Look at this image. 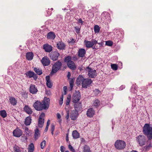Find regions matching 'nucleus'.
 Returning <instances> with one entry per match:
<instances>
[{
    "mask_svg": "<svg viewBox=\"0 0 152 152\" xmlns=\"http://www.w3.org/2000/svg\"><path fill=\"white\" fill-rule=\"evenodd\" d=\"M50 104L49 98L45 97L42 102L39 101H36L34 103L33 106L37 110L41 111L43 110H47L49 107Z\"/></svg>",
    "mask_w": 152,
    "mask_h": 152,
    "instance_id": "obj_1",
    "label": "nucleus"
},
{
    "mask_svg": "<svg viewBox=\"0 0 152 152\" xmlns=\"http://www.w3.org/2000/svg\"><path fill=\"white\" fill-rule=\"evenodd\" d=\"M143 134L147 136L149 140L152 139V126H150L149 124H145L143 128Z\"/></svg>",
    "mask_w": 152,
    "mask_h": 152,
    "instance_id": "obj_2",
    "label": "nucleus"
},
{
    "mask_svg": "<svg viewBox=\"0 0 152 152\" xmlns=\"http://www.w3.org/2000/svg\"><path fill=\"white\" fill-rule=\"evenodd\" d=\"M72 57L70 56H67L65 57L64 61L67 63L68 67L71 69L74 70L76 68V66L72 61H71Z\"/></svg>",
    "mask_w": 152,
    "mask_h": 152,
    "instance_id": "obj_3",
    "label": "nucleus"
},
{
    "mask_svg": "<svg viewBox=\"0 0 152 152\" xmlns=\"http://www.w3.org/2000/svg\"><path fill=\"white\" fill-rule=\"evenodd\" d=\"M126 144L125 142L120 140H117L115 142L114 146L116 149L122 150L126 147Z\"/></svg>",
    "mask_w": 152,
    "mask_h": 152,
    "instance_id": "obj_4",
    "label": "nucleus"
},
{
    "mask_svg": "<svg viewBox=\"0 0 152 152\" xmlns=\"http://www.w3.org/2000/svg\"><path fill=\"white\" fill-rule=\"evenodd\" d=\"M86 72L88 73V77L90 78H94L97 75L96 71L92 69L89 66L87 67L85 69Z\"/></svg>",
    "mask_w": 152,
    "mask_h": 152,
    "instance_id": "obj_5",
    "label": "nucleus"
},
{
    "mask_svg": "<svg viewBox=\"0 0 152 152\" xmlns=\"http://www.w3.org/2000/svg\"><path fill=\"white\" fill-rule=\"evenodd\" d=\"M84 43L86 45V47L88 48H90L92 47L93 46L95 45L93 48L96 49H97V47H95L96 44L97 43V41L94 39H92L91 41H88L87 40H85Z\"/></svg>",
    "mask_w": 152,
    "mask_h": 152,
    "instance_id": "obj_6",
    "label": "nucleus"
},
{
    "mask_svg": "<svg viewBox=\"0 0 152 152\" xmlns=\"http://www.w3.org/2000/svg\"><path fill=\"white\" fill-rule=\"evenodd\" d=\"M62 66V63L60 60L56 62L52 66L51 73H55L56 72L60 69Z\"/></svg>",
    "mask_w": 152,
    "mask_h": 152,
    "instance_id": "obj_7",
    "label": "nucleus"
},
{
    "mask_svg": "<svg viewBox=\"0 0 152 152\" xmlns=\"http://www.w3.org/2000/svg\"><path fill=\"white\" fill-rule=\"evenodd\" d=\"M92 81L90 78H84L82 82V87L86 88L92 83Z\"/></svg>",
    "mask_w": 152,
    "mask_h": 152,
    "instance_id": "obj_8",
    "label": "nucleus"
},
{
    "mask_svg": "<svg viewBox=\"0 0 152 152\" xmlns=\"http://www.w3.org/2000/svg\"><path fill=\"white\" fill-rule=\"evenodd\" d=\"M136 140L140 146H142L145 144V138L144 135H139L136 137Z\"/></svg>",
    "mask_w": 152,
    "mask_h": 152,
    "instance_id": "obj_9",
    "label": "nucleus"
},
{
    "mask_svg": "<svg viewBox=\"0 0 152 152\" xmlns=\"http://www.w3.org/2000/svg\"><path fill=\"white\" fill-rule=\"evenodd\" d=\"M45 116V114L42 113L40 115L38 121V126L39 128H42L43 126L44 123V119L43 118Z\"/></svg>",
    "mask_w": 152,
    "mask_h": 152,
    "instance_id": "obj_10",
    "label": "nucleus"
},
{
    "mask_svg": "<svg viewBox=\"0 0 152 152\" xmlns=\"http://www.w3.org/2000/svg\"><path fill=\"white\" fill-rule=\"evenodd\" d=\"M81 97L80 93V91H76L72 97V102L74 103L79 102Z\"/></svg>",
    "mask_w": 152,
    "mask_h": 152,
    "instance_id": "obj_11",
    "label": "nucleus"
},
{
    "mask_svg": "<svg viewBox=\"0 0 152 152\" xmlns=\"http://www.w3.org/2000/svg\"><path fill=\"white\" fill-rule=\"evenodd\" d=\"M59 55V53L58 52L55 51L52 52L50 54V56L51 59L53 61H55L58 59V57Z\"/></svg>",
    "mask_w": 152,
    "mask_h": 152,
    "instance_id": "obj_12",
    "label": "nucleus"
},
{
    "mask_svg": "<svg viewBox=\"0 0 152 152\" xmlns=\"http://www.w3.org/2000/svg\"><path fill=\"white\" fill-rule=\"evenodd\" d=\"M41 62L43 66H47L49 65L50 62L49 58L47 56H45L42 58Z\"/></svg>",
    "mask_w": 152,
    "mask_h": 152,
    "instance_id": "obj_13",
    "label": "nucleus"
},
{
    "mask_svg": "<svg viewBox=\"0 0 152 152\" xmlns=\"http://www.w3.org/2000/svg\"><path fill=\"white\" fill-rule=\"evenodd\" d=\"M22 131L18 128H17L13 132V135L16 137H20L22 134Z\"/></svg>",
    "mask_w": 152,
    "mask_h": 152,
    "instance_id": "obj_14",
    "label": "nucleus"
},
{
    "mask_svg": "<svg viewBox=\"0 0 152 152\" xmlns=\"http://www.w3.org/2000/svg\"><path fill=\"white\" fill-rule=\"evenodd\" d=\"M79 115L78 111L75 110H72L70 115V118L72 120H75L77 118Z\"/></svg>",
    "mask_w": 152,
    "mask_h": 152,
    "instance_id": "obj_15",
    "label": "nucleus"
},
{
    "mask_svg": "<svg viewBox=\"0 0 152 152\" xmlns=\"http://www.w3.org/2000/svg\"><path fill=\"white\" fill-rule=\"evenodd\" d=\"M26 74V75L28 76L29 78L33 77L35 80H36L38 77L37 74L34 72L30 71L27 72Z\"/></svg>",
    "mask_w": 152,
    "mask_h": 152,
    "instance_id": "obj_16",
    "label": "nucleus"
},
{
    "mask_svg": "<svg viewBox=\"0 0 152 152\" xmlns=\"http://www.w3.org/2000/svg\"><path fill=\"white\" fill-rule=\"evenodd\" d=\"M65 47V44L62 41L57 42L56 44V47L58 50H64Z\"/></svg>",
    "mask_w": 152,
    "mask_h": 152,
    "instance_id": "obj_17",
    "label": "nucleus"
},
{
    "mask_svg": "<svg viewBox=\"0 0 152 152\" xmlns=\"http://www.w3.org/2000/svg\"><path fill=\"white\" fill-rule=\"evenodd\" d=\"M86 50L84 48L80 49L77 52L78 56L79 57L83 58L85 56Z\"/></svg>",
    "mask_w": 152,
    "mask_h": 152,
    "instance_id": "obj_18",
    "label": "nucleus"
},
{
    "mask_svg": "<svg viewBox=\"0 0 152 152\" xmlns=\"http://www.w3.org/2000/svg\"><path fill=\"white\" fill-rule=\"evenodd\" d=\"M43 49L46 52L50 53L53 50V47L48 44H44L43 46Z\"/></svg>",
    "mask_w": 152,
    "mask_h": 152,
    "instance_id": "obj_19",
    "label": "nucleus"
},
{
    "mask_svg": "<svg viewBox=\"0 0 152 152\" xmlns=\"http://www.w3.org/2000/svg\"><path fill=\"white\" fill-rule=\"evenodd\" d=\"M29 91L32 94H35L38 91L37 89L35 86L32 84H31L30 86Z\"/></svg>",
    "mask_w": 152,
    "mask_h": 152,
    "instance_id": "obj_20",
    "label": "nucleus"
},
{
    "mask_svg": "<svg viewBox=\"0 0 152 152\" xmlns=\"http://www.w3.org/2000/svg\"><path fill=\"white\" fill-rule=\"evenodd\" d=\"M74 103L75 110L79 112L82 109V104L81 102H78Z\"/></svg>",
    "mask_w": 152,
    "mask_h": 152,
    "instance_id": "obj_21",
    "label": "nucleus"
},
{
    "mask_svg": "<svg viewBox=\"0 0 152 152\" xmlns=\"http://www.w3.org/2000/svg\"><path fill=\"white\" fill-rule=\"evenodd\" d=\"M94 114V110L92 108H89L87 111L86 115L88 117L91 118L93 117Z\"/></svg>",
    "mask_w": 152,
    "mask_h": 152,
    "instance_id": "obj_22",
    "label": "nucleus"
},
{
    "mask_svg": "<svg viewBox=\"0 0 152 152\" xmlns=\"http://www.w3.org/2000/svg\"><path fill=\"white\" fill-rule=\"evenodd\" d=\"M46 85L47 87L49 88H51L53 86V83L51 82L50 79V76L49 75L46 77Z\"/></svg>",
    "mask_w": 152,
    "mask_h": 152,
    "instance_id": "obj_23",
    "label": "nucleus"
},
{
    "mask_svg": "<svg viewBox=\"0 0 152 152\" xmlns=\"http://www.w3.org/2000/svg\"><path fill=\"white\" fill-rule=\"evenodd\" d=\"M55 37V34L53 32H50L47 34V38L48 39H54Z\"/></svg>",
    "mask_w": 152,
    "mask_h": 152,
    "instance_id": "obj_24",
    "label": "nucleus"
},
{
    "mask_svg": "<svg viewBox=\"0 0 152 152\" xmlns=\"http://www.w3.org/2000/svg\"><path fill=\"white\" fill-rule=\"evenodd\" d=\"M34 139L35 140H37L40 136L39 130L38 128H37L34 130Z\"/></svg>",
    "mask_w": 152,
    "mask_h": 152,
    "instance_id": "obj_25",
    "label": "nucleus"
},
{
    "mask_svg": "<svg viewBox=\"0 0 152 152\" xmlns=\"http://www.w3.org/2000/svg\"><path fill=\"white\" fill-rule=\"evenodd\" d=\"M31 117L29 116L27 117L25 119L24 124L26 126L30 125L31 122Z\"/></svg>",
    "mask_w": 152,
    "mask_h": 152,
    "instance_id": "obj_26",
    "label": "nucleus"
},
{
    "mask_svg": "<svg viewBox=\"0 0 152 152\" xmlns=\"http://www.w3.org/2000/svg\"><path fill=\"white\" fill-rule=\"evenodd\" d=\"M72 136L74 139H77L80 137V134L76 130L73 131L72 132Z\"/></svg>",
    "mask_w": 152,
    "mask_h": 152,
    "instance_id": "obj_27",
    "label": "nucleus"
},
{
    "mask_svg": "<svg viewBox=\"0 0 152 152\" xmlns=\"http://www.w3.org/2000/svg\"><path fill=\"white\" fill-rule=\"evenodd\" d=\"M34 55L32 52H28L26 53V57L28 60L31 61Z\"/></svg>",
    "mask_w": 152,
    "mask_h": 152,
    "instance_id": "obj_28",
    "label": "nucleus"
},
{
    "mask_svg": "<svg viewBox=\"0 0 152 152\" xmlns=\"http://www.w3.org/2000/svg\"><path fill=\"white\" fill-rule=\"evenodd\" d=\"M23 109L28 114H31L32 113V111L31 108L27 105H26L23 108Z\"/></svg>",
    "mask_w": 152,
    "mask_h": 152,
    "instance_id": "obj_29",
    "label": "nucleus"
},
{
    "mask_svg": "<svg viewBox=\"0 0 152 152\" xmlns=\"http://www.w3.org/2000/svg\"><path fill=\"white\" fill-rule=\"evenodd\" d=\"M84 79V78L82 75H79L76 80L77 83L80 84L81 83H82Z\"/></svg>",
    "mask_w": 152,
    "mask_h": 152,
    "instance_id": "obj_30",
    "label": "nucleus"
},
{
    "mask_svg": "<svg viewBox=\"0 0 152 152\" xmlns=\"http://www.w3.org/2000/svg\"><path fill=\"white\" fill-rule=\"evenodd\" d=\"M10 103L13 105H15L17 103V101L13 97H10L9 99Z\"/></svg>",
    "mask_w": 152,
    "mask_h": 152,
    "instance_id": "obj_31",
    "label": "nucleus"
},
{
    "mask_svg": "<svg viewBox=\"0 0 152 152\" xmlns=\"http://www.w3.org/2000/svg\"><path fill=\"white\" fill-rule=\"evenodd\" d=\"M83 152H91L90 150V148L87 145H85L83 147Z\"/></svg>",
    "mask_w": 152,
    "mask_h": 152,
    "instance_id": "obj_32",
    "label": "nucleus"
},
{
    "mask_svg": "<svg viewBox=\"0 0 152 152\" xmlns=\"http://www.w3.org/2000/svg\"><path fill=\"white\" fill-rule=\"evenodd\" d=\"M34 148L33 143H31L28 146V152H33L34 151Z\"/></svg>",
    "mask_w": 152,
    "mask_h": 152,
    "instance_id": "obj_33",
    "label": "nucleus"
},
{
    "mask_svg": "<svg viewBox=\"0 0 152 152\" xmlns=\"http://www.w3.org/2000/svg\"><path fill=\"white\" fill-rule=\"evenodd\" d=\"M34 70L37 74L39 75H40L42 74V70L41 69L35 67L34 68Z\"/></svg>",
    "mask_w": 152,
    "mask_h": 152,
    "instance_id": "obj_34",
    "label": "nucleus"
},
{
    "mask_svg": "<svg viewBox=\"0 0 152 152\" xmlns=\"http://www.w3.org/2000/svg\"><path fill=\"white\" fill-rule=\"evenodd\" d=\"M0 115L3 118H5L7 116V113L6 111L4 110H1L0 111Z\"/></svg>",
    "mask_w": 152,
    "mask_h": 152,
    "instance_id": "obj_35",
    "label": "nucleus"
},
{
    "mask_svg": "<svg viewBox=\"0 0 152 152\" xmlns=\"http://www.w3.org/2000/svg\"><path fill=\"white\" fill-rule=\"evenodd\" d=\"M13 149L14 152H21L20 148L16 145L14 146Z\"/></svg>",
    "mask_w": 152,
    "mask_h": 152,
    "instance_id": "obj_36",
    "label": "nucleus"
},
{
    "mask_svg": "<svg viewBox=\"0 0 152 152\" xmlns=\"http://www.w3.org/2000/svg\"><path fill=\"white\" fill-rule=\"evenodd\" d=\"M100 30V27L99 26L96 25L94 27V31L95 33H98Z\"/></svg>",
    "mask_w": 152,
    "mask_h": 152,
    "instance_id": "obj_37",
    "label": "nucleus"
},
{
    "mask_svg": "<svg viewBox=\"0 0 152 152\" xmlns=\"http://www.w3.org/2000/svg\"><path fill=\"white\" fill-rule=\"evenodd\" d=\"M71 99V96L70 94H69L68 95V96L67 98V99L66 100V105H68L69 104V103L70 102Z\"/></svg>",
    "mask_w": 152,
    "mask_h": 152,
    "instance_id": "obj_38",
    "label": "nucleus"
},
{
    "mask_svg": "<svg viewBox=\"0 0 152 152\" xmlns=\"http://www.w3.org/2000/svg\"><path fill=\"white\" fill-rule=\"evenodd\" d=\"M74 81L72 79L69 81V84H70V91H71L73 88V85H74Z\"/></svg>",
    "mask_w": 152,
    "mask_h": 152,
    "instance_id": "obj_39",
    "label": "nucleus"
},
{
    "mask_svg": "<svg viewBox=\"0 0 152 152\" xmlns=\"http://www.w3.org/2000/svg\"><path fill=\"white\" fill-rule=\"evenodd\" d=\"M109 13L107 12H103L102 14V16L105 18L106 19L108 18V17L109 15Z\"/></svg>",
    "mask_w": 152,
    "mask_h": 152,
    "instance_id": "obj_40",
    "label": "nucleus"
},
{
    "mask_svg": "<svg viewBox=\"0 0 152 152\" xmlns=\"http://www.w3.org/2000/svg\"><path fill=\"white\" fill-rule=\"evenodd\" d=\"M95 107H97L99 106L100 104V102L97 99H95L94 102L93 103Z\"/></svg>",
    "mask_w": 152,
    "mask_h": 152,
    "instance_id": "obj_41",
    "label": "nucleus"
},
{
    "mask_svg": "<svg viewBox=\"0 0 152 152\" xmlns=\"http://www.w3.org/2000/svg\"><path fill=\"white\" fill-rule=\"evenodd\" d=\"M75 40L72 38H71L68 40V42L71 45H74L75 42Z\"/></svg>",
    "mask_w": 152,
    "mask_h": 152,
    "instance_id": "obj_42",
    "label": "nucleus"
},
{
    "mask_svg": "<svg viewBox=\"0 0 152 152\" xmlns=\"http://www.w3.org/2000/svg\"><path fill=\"white\" fill-rule=\"evenodd\" d=\"M111 68L113 70H116L118 69V66L115 64H111Z\"/></svg>",
    "mask_w": 152,
    "mask_h": 152,
    "instance_id": "obj_43",
    "label": "nucleus"
},
{
    "mask_svg": "<svg viewBox=\"0 0 152 152\" xmlns=\"http://www.w3.org/2000/svg\"><path fill=\"white\" fill-rule=\"evenodd\" d=\"M46 144V141L45 140H43L41 142L40 145L41 149H43L44 148Z\"/></svg>",
    "mask_w": 152,
    "mask_h": 152,
    "instance_id": "obj_44",
    "label": "nucleus"
},
{
    "mask_svg": "<svg viewBox=\"0 0 152 152\" xmlns=\"http://www.w3.org/2000/svg\"><path fill=\"white\" fill-rule=\"evenodd\" d=\"M105 45L110 46H112L113 45V42L110 40H108L106 42Z\"/></svg>",
    "mask_w": 152,
    "mask_h": 152,
    "instance_id": "obj_45",
    "label": "nucleus"
},
{
    "mask_svg": "<svg viewBox=\"0 0 152 152\" xmlns=\"http://www.w3.org/2000/svg\"><path fill=\"white\" fill-rule=\"evenodd\" d=\"M68 148L70 151L72 152H75V150L70 144L69 145Z\"/></svg>",
    "mask_w": 152,
    "mask_h": 152,
    "instance_id": "obj_46",
    "label": "nucleus"
},
{
    "mask_svg": "<svg viewBox=\"0 0 152 152\" xmlns=\"http://www.w3.org/2000/svg\"><path fill=\"white\" fill-rule=\"evenodd\" d=\"M75 30L76 32L78 34L80 33V30L78 27L75 26Z\"/></svg>",
    "mask_w": 152,
    "mask_h": 152,
    "instance_id": "obj_47",
    "label": "nucleus"
},
{
    "mask_svg": "<svg viewBox=\"0 0 152 152\" xmlns=\"http://www.w3.org/2000/svg\"><path fill=\"white\" fill-rule=\"evenodd\" d=\"M22 95L25 98H27V94L26 92H23L22 94Z\"/></svg>",
    "mask_w": 152,
    "mask_h": 152,
    "instance_id": "obj_48",
    "label": "nucleus"
},
{
    "mask_svg": "<svg viewBox=\"0 0 152 152\" xmlns=\"http://www.w3.org/2000/svg\"><path fill=\"white\" fill-rule=\"evenodd\" d=\"M66 119L68 120L69 117V110H66Z\"/></svg>",
    "mask_w": 152,
    "mask_h": 152,
    "instance_id": "obj_49",
    "label": "nucleus"
},
{
    "mask_svg": "<svg viewBox=\"0 0 152 152\" xmlns=\"http://www.w3.org/2000/svg\"><path fill=\"white\" fill-rule=\"evenodd\" d=\"M57 119H59L60 121L61 122V115L59 113H58L57 114Z\"/></svg>",
    "mask_w": 152,
    "mask_h": 152,
    "instance_id": "obj_50",
    "label": "nucleus"
},
{
    "mask_svg": "<svg viewBox=\"0 0 152 152\" xmlns=\"http://www.w3.org/2000/svg\"><path fill=\"white\" fill-rule=\"evenodd\" d=\"M65 147L63 146H61L60 147V151L61 152H64Z\"/></svg>",
    "mask_w": 152,
    "mask_h": 152,
    "instance_id": "obj_51",
    "label": "nucleus"
},
{
    "mask_svg": "<svg viewBox=\"0 0 152 152\" xmlns=\"http://www.w3.org/2000/svg\"><path fill=\"white\" fill-rule=\"evenodd\" d=\"M47 11V14L46 15V16H49L52 13V12L49 11Z\"/></svg>",
    "mask_w": 152,
    "mask_h": 152,
    "instance_id": "obj_52",
    "label": "nucleus"
},
{
    "mask_svg": "<svg viewBox=\"0 0 152 152\" xmlns=\"http://www.w3.org/2000/svg\"><path fill=\"white\" fill-rule=\"evenodd\" d=\"M55 130V126L54 125L52 124L51 125V131H54Z\"/></svg>",
    "mask_w": 152,
    "mask_h": 152,
    "instance_id": "obj_53",
    "label": "nucleus"
},
{
    "mask_svg": "<svg viewBox=\"0 0 152 152\" xmlns=\"http://www.w3.org/2000/svg\"><path fill=\"white\" fill-rule=\"evenodd\" d=\"M72 60L74 61H76L77 60V57L76 56H73L72 58Z\"/></svg>",
    "mask_w": 152,
    "mask_h": 152,
    "instance_id": "obj_54",
    "label": "nucleus"
},
{
    "mask_svg": "<svg viewBox=\"0 0 152 152\" xmlns=\"http://www.w3.org/2000/svg\"><path fill=\"white\" fill-rule=\"evenodd\" d=\"M94 92L95 93V94H98L99 93L100 91L99 90L97 89H95L94 91Z\"/></svg>",
    "mask_w": 152,
    "mask_h": 152,
    "instance_id": "obj_55",
    "label": "nucleus"
},
{
    "mask_svg": "<svg viewBox=\"0 0 152 152\" xmlns=\"http://www.w3.org/2000/svg\"><path fill=\"white\" fill-rule=\"evenodd\" d=\"M28 129L27 127L25 128V132L26 133H27V134H28L29 133V131H28Z\"/></svg>",
    "mask_w": 152,
    "mask_h": 152,
    "instance_id": "obj_56",
    "label": "nucleus"
},
{
    "mask_svg": "<svg viewBox=\"0 0 152 152\" xmlns=\"http://www.w3.org/2000/svg\"><path fill=\"white\" fill-rule=\"evenodd\" d=\"M97 44H98L99 45V47H101L103 45V43L102 42H101L98 43Z\"/></svg>",
    "mask_w": 152,
    "mask_h": 152,
    "instance_id": "obj_57",
    "label": "nucleus"
},
{
    "mask_svg": "<svg viewBox=\"0 0 152 152\" xmlns=\"http://www.w3.org/2000/svg\"><path fill=\"white\" fill-rule=\"evenodd\" d=\"M71 73L69 72L68 73V74L67 75V77L68 79H69L70 77L71 76Z\"/></svg>",
    "mask_w": 152,
    "mask_h": 152,
    "instance_id": "obj_58",
    "label": "nucleus"
},
{
    "mask_svg": "<svg viewBox=\"0 0 152 152\" xmlns=\"http://www.w3.org/2000/svg\"><path fill=\"white\" fill-rule=\"evenodd\" d=\"M66 140L67 142L69 141L68 134V133L66 134Z\"/></svg>",
    "mask_w": 152,
    "mask_h": 152,
    "instance_id": "obj_59",
    "label": "nucleus"
},
{
    "mask_svg": "<svg viewBox=\"0 0 152 152\" xmlns=\"http://www.w3.org/2000/svg\"><path fill=\"white\" fill-rule=\"evenodd\" d=\"M49 126H48V125H46L45 129V132H47L48 130V128Z\"/></svg>",
    "mask_w": 152,
    "mask_h": 152,
    "instance_id": "obj_60",
    "label": "nucleus"
},
{
    "mask_svg": "<svg viewBox=\"0 0 152 152\" xmlns=\"http://www.w3.org/2000/svg\"><path fill=\"white\" fill-rule=\"evenodd\" d=\"M78 21L80 23H83L82 20L81 19H79Z\"/></svg>",
    "mask_w": 152,
    "mask_h": 152,
    "instance_id": "obj_61",
    "label": "nucleus"
},
{
    "mask_svg": "<svg viewBox=\"0 0 152 152\" xmlns=\"http://www.w3.org/2000/svg\"><path fill=\"white\" fill-rule=\"evenodd\" d=\"M64 91H67V87L66 86H64L63 87Z\"/></svg>",
    "mask_w": 152,
    "mask_h": 152,
    "instance_id": "obj_62",
    "label": "nucleus"
},
{
    "mask_svg": "<svg viewBox=\"0 0 152 152\" xmlns=\"http://www.w3.org/2000/svg\"><path fill=\"white\" fill-rule=\"evenodd\" d=\"M63 103V101L61 100H60V101H59V104H60V105H61Z\"/></svg>",
    "mask_w": 152,
    "mask_h": 152,
    "instance_id": "obj_63",
    "label": "nucleus"
},
{
    "mask_svg": "<svg viewBox=\"0 0 152 152\" xmlns=\"http://www.w3.org/2000/svg\"><path fill=\"white\" fill-rule=\"evenodd\" d=\"M81 141L83 142H85V140L83 138H81Z\"/></svg>",
    "mask_w": 152,
    "mask_h": 152,
    "instance_id": "obj_64",
    "label": "nucleus"
}]
</instances>
